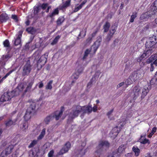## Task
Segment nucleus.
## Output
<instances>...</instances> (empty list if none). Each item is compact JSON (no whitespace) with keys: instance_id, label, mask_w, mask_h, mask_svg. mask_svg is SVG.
Segmentation results:
<instances>
[{"instance_id":"f257e3e1","label":"nucleus","mask_w":157,"mask_h":157,"mask_svg":"<svg viewBox=\"0 0 157 157\" xmlns=\"http://www.w3.org/2000/svg\"><path fill=\"white\" fill-rule=\"evenodd\" d=\"M92 108L89 105L81 106L79 105L73 106L69 114L68 122L71 121L73 119L77 117L79 114L82 113L83 114L85 113H89L91 112Z\"/></svg>"},{"instance_id":"f03ea898","label":"nucleus","mask_w":157,"mask_h":157,"mask_svg":"<svg viewBox=\"0 0 157 157\" xmlns=\"http://www.w3.org/2000/svg\"><path fill=\"white\" fill-rule=\"evenodd\" d=\"M33 83V81L32 80L29 82L27 85L26 82H23L19 84L16 90L20 92H22L24 90V93H25L27 91L30 90Z\"/></svg>"},{"instance_id":"7ed1b4c3","label":"nucleus","mask_w":157,"mask_h":157,"mask_svg":"<svg viewBox=\"0 0 157 157\" xmlns=\"http://www.w3.org/2000/svg\"><path fill=\"white\" fill-rule=\"evenodd\" d=\"M109 146L110 144L108 141L101 140L99 142L98 145L97 147V150L96 152L99 153L105 151L109 148Z\"/></svg>"},{"instance_id":"20e7f679","label":"nucleus","mask_w":157,"mask_h":157,"mask_svg":"<svg viewBox=\"0 0 157 157\" xmlns=\"http://www.w3.org/2000/svg\"><path fill=\"white\" fill-rule=\"evenodd\" d=\"M157 43V40L155 39V36H153L150 37L146 42L145 46L147 48H150L152 47L156 43Z\"/></svg>"},{"instance_id":"39448f33","label":"nucleus","mask_w":157,"mask_h":157,"mask_svg":"<svg viewBox=\"0 0 157 157\" xmlns=\"http://www.w3.org/2000/svg\"><path fill=\"white\" fill-rule=\"evenodd\" d=\"M13 97L12 92H7L5 93L2 95L0 98V101L2 102H4L10 100L11 98Z\"/></svg>"},{"instance_id":"423d86ee","label":"nucleus","mask_w":157,"mask_h":157,"mask_svg":"<svg viewBox=\"0 0 157 157\" xmlns=\"http://www.w3.org/2000/svg\"><path fill=\"white\" fill-rule=\"evenodd\" d=\"M64 110V109L63 107H61L60 111H56L52 114V117L55 118L56 120H58L62 115L63 112Z\"/></svg>"},{"instance_id":"0eeeda50","label":"nucleus","mask_w":157,"mask_h":157,"mask_svg":"<svg viewBox=\"0 0 157 157\" xmlns=\"http://www.w3.org/2000/svg\"><path fill=\"white\" fill-rule=\"evenodd\" d=\"M47 56L44 55L42 56L40 59L38 60L37 63V66L39 67L40 64L41 63L40 65V67H42V66L44 65L47 62Z\"/></svg>"},{"instance_id":"6e6552de","label":"nucleus","mask_w":157,"mask_h":157,"mask_svg":"<svg viewBox=\"0 0 157 157\" xmlns=\"http://www.w3.org/2000/svg\"><path fill=\"white\" fill-rule=\"evenodd\" d=\"M31 65L28 63H27L25 65L23 69L22 72L23 75H27L30 73L31 70Z\"/></svg>"},{"instance_id":"1a4fd4ad","label":"nucleus","mask_w":157,"mask_h":157,"mask_svg":"<svg viewBox=\"0 0 157 157\" xmlns=\"http://www.w3.org/2000/svg\"><path fill=\"white\" fill-rule=\"evenodd\" d=\"M71 147V144L69 142L67 143L63 147L59 153V155H62L67 152Z\"/></svg>"},{"instance_id":"9d476101","label":"nucleus","mask_w":157,"mask_h":157,"mask_svg":"<svg viewBox=\"0 0 157 157\" xmlns=\"http://www.w3.org/2000/svg\"><path fill=\"white\" fill-rule=\"evenodd\" d=\"M155 15V12L151 11V12H147L141 15L140 19L141 20H144L148 18L149 17H152V15Z\"/></svg>"},{"instance_id":"9b49d317","label":"nucleus","mask_w":157,"mask_h":157,"mask_svg":"<svg viewBox=\"0 0 157 157\" xmlns=\"http://www.w3.org/2000/svg\"><path fill=\"white\" fill-rule=\"evenodd\" d=\"M140 88L138 86H135L133 88V93L134 94L133 98L136 99L139 96L140 93Z\"/></svg>"},{"instance_id":"f8f14e48","label":"nucleus","mask_w":157,"mask_h":157,"mask_svg":"<svg viewBox=\"0 0 157 157\" xmlns=\"http://www.w3.org/2000/svg\"><path fill=\"white\" fill-rule=\"evenodd\" d=\"M71 0H67L64 2H63L62 5L59 6V10H63L69 6L71 5Z\"/></svg>"},{"instance_id":"ddd939ff","label":"nucleus","mask_w":157,"mask_h":157,"mask_svg":"<svg viewBox=\"0 0 157 157\" xmlns=\"http://www.w3.org/2000/svg\"><path fill=\"white\" fill-rule=\"evenodd\" d=\"M115 32V29H112L109 31V33L107 35L105 39V40L106 41L109 42L111 40Z\"/></svg>"},{"instance_id":"4468645a","label":"nucleus","mask_w":157,"mask_h":157,"mask_svg":"<svg viewBox=\"0 0 157 157\" xmlns=\"http://www.w3.org/2000/svg\"><path fill=\"white\" fill-rule=\"evenodd\" d=\"M59 10V7L58 6V7L54 9L51 13H50L48 15V16L51 18H52L55 16L58 15Z\"/></svg>"},{"instance_id":"2eb2a0df","label":"nucleus","mask_w":157,"mask_h":157,"mask_svg":"<svg viewBox=\"0 0 157 157\" xmlns=\"http://www.w3.org/2000/svg\"><path fill=\"white\" fill-rule=\"evenodd\" d=\"M135 76H136V79H140L142 78L144 76V72L143 71L141 70L138 71L136 73H134Z\"/></svg>"},{"instance_id":"dca6fc26","label":"nucleus","mask_w":157,"mask_h":157,"mask_svg":"<svg viewBox=\"0 0 157 157\" xmlns=\"http://www.w3.org/2000/svg\"><path fill=\"white\" fill-rule=\"evenodd\" d=\"M19 34L17 38L15 40L14 42V44L15 45H17L19 44L21 42V38L22 36V32L21 31H19Z\"/></svg>"},{"instance_id":"f3484780","label":"nucleus","mask_w":157,"mask_h":157,"mask_svg":"<svg viewBox=\"0 0 157 157\" xmlns=\"http://www.w3.org/2000/svg\"><path fill=\"white\" fill-rule=\"evenodd\" d=\"M65 20L64 17L63 16L59 17L56 21V23L57 26L61 25Z\"/></svg>"},{"instance_id":"a211bd4d","label":"nucleus","mask_w":157,"mask_h":157,"mask_svg":"<svg viewBox=\"0 0 157 157\" xmlns=\"http://www.w3.org/2000/svg\"><path fill=\"white\" fill-rule=\"evenodd\" d=\"M148 85L145 86H144L142 90V97H144V96H146L147 93L149 91V89L148 88Z\"/></svg>"},{"instance_id":"6ab92c4d","label":"nucleus","mask_w":157,"mask_h":157,"mask_svg":"<svg viewBox=\"0 0 157 157\" xmlns=\"http://www.w3.org/2000/svg\"><path fill=\"white\" fill-rule=\"evenodd\" d=\"M29 109H27L25 114L24 116L25 119L26 121H27L30 118L31 116V114L33 113L32 112L29 111Z\"/></svg>"},{"instance_id":"aec40b11","label":"nucleus","mask_w":157,"mask_h":157,"mask_svg":"<svg viewBox=\"0 0 157 157\" xmlns=\"http://www.w3.org/2000/svg\"><path fill=\"white\" fill-rule=\"evenodd\" d=\"M8 18L7 14L5 13H3L0 15V21L1 22L6 21Z\"/></svg>"},{"instance_id":"412c9836","label":"nucleus","mask_w":157,"mask_h":157,"mask_svg":"<svg viewBox=\"0 0 157 157\" xmlns=\"http://www.w3.org/2000/svg\"><path fill=\"white\" fill-rule=\"evenodd\" d=\"M36 107V103L34 102H32L31 103L29 107L27 109H29V111L33 113L34 112Z\"/></svg>"},{"instance_id":"4be33fe9","label":"nucleus","mask_w":157,"mask_h":157,"mask_svg":"<svg viewBox=\"0 0 157 157\" xmlns=\"http://www.w3.org/2000/svg\"><path fill=\"white\" fill-rule=\"evenodd\" d=\"M11 57V55L9 53H7L6 55H4L2 56L1 60L3 62L6 61L9 58Z\"/></svg>"},{"instance_id":"5701e85b","label":"nucleus","mask_w":157,"mask_h":157,"mask_svg":"<svg viewBox=\"0 0 157 157\" xmlns=\"http://www.w3.org/2000/svg\"><path fill=\"white\" fill-rule=\"evenodd\" d=\"M13 149V147L12 146H9L3 151H4L6 155H8L11 153Z\"/></svg>"},{"instance_id":"b1692460","label":"nucleus","mask_w":157,"mask_h":157,"mask_svg":"<svg viewBox=\"0 0 157 157\" xmlns=\"http://www.w3.org/2000/svg\"><path fill=\"white\" fill-rule=\"evenodd\" d=\"M16 121H12L11 120H9L8 121H6L5 124L6 127H9L12 125H14L15 124Z\"/></svg>"},{"instance_id":"393cba45","label":"nucleus","mask_w":157,"mask_h":157,"mask_svg":"<svg viewBox=\"0 0 157 157\" xmlns=\"http://www.w3.org/2000/svg\"><path fill=\"white\" fill-rule=\"evenodd\" d=\"M110 25V24L109 22H106L105 23V24L103 26L104 32H107L108 31Z\"/></svg>"},{"instance_id":"a878e982","label":"nucleus","mask_w":157,"mask_h":157,"mask_svg":"<svg viewBox=\"0 0 157 157\" xmlns=\"http://www.w3.org/2000/svg\"><path fill=\"white\" fill-rule=\"evenodd\" d=\"M52 115L51 114L50 115L47 116L44 119V122L46 124H48L50 121L52 120Z\"/></svg>"},{"instance_id":"bb28decb","label":"nucleus","mask_w":157,"mask_h":157,"mask_svg":"<svg viewBox=\"0 0 157 157\" xmlns=\"http://www.w3.org/2000/svg\"><path fill=\"white\" fill-rule=\"evenodd\" d=\"M26 31L29 33L34 34L36 32V30L33 27H30L26 29Z\"/></svg>"},{"instance_id":"cd10ccee","label":"nucleus","mask_w":157,"mask_h":157,"mask_svg":"<svg viewBox=\"0 0 157 157\" xmlns=\"http://www.w3.org/2000/svg\"><path fill=\"white\" fill-rule=\"evenodd\" d=\"M45 131L46 129L45 128H44L42 130V131L40 134L38 136L37 138V139L38 140H40L42 139L43 137H44V136L45 134Z\"/></svg>"},{"instance_id":"c85d7f7f","label":"nucleus","mask_w":157,"mask_h":157,"mask_svg":"<svg viewBox=\"0 0 157 157\" xmlns=\"http://www.w3.org/2000/svg\"><path fill=\"white\" fill-rule=\"evenodd\" d=\"M53 82V80H50L47 83L45 86L46 89L51 90L52 89V84Z\"/></svg>"},{"instance_id":"c756f323","label":"nucleus","mask_w":157,"mask_h":157,"mask_svg":"<svg viewBox=\"0 0 157 157\" xmlns=\"http://www.w3.org/2000/svg\"><path fill=\"white\" fill-rule=\"evenodd\" d=\"M100 73L99 71H97L95 74L94 76L92 77V80L93 81H96L100 75Z\"/></svg>"},{"instance_id":"7c9ffc66","label":"nucleus","mask_w":157,"mask_h":157,"mask_svg":"<svg viewBox=\"0 0 157 157\" xmlns=\"http://www.w3.org/2000/svg\"><path fill=\"white\" fill-rule=\"evenodd\" d=\"M132 150L134 152L136 156H138L139 155L140 150L138 148L134 147L132 148Z\"/></svg>"},{"instance_id":"2f4dec72","label":"nucleus","mask_w":157,"mask_h":157,"mask_svg":"<svg viewBox=\"0 0 157 157\" xmlns=\"http://www.w3.org/2000/svg\"><path fill=\"white\" fill-rule=\"evenodd\" d=\"M152 11L155 12V14L157 12V0H155L154 2V5L151 8Z\"/></svg>"},{"instance_id":"473e14b6","label":"nucleus","mask_w":157,"mask_h":157,"mask_svg":"<svg viewBox=\"0 0 157 157\" xmlns=\"http://www.w3.org/2000/svg\"><path fill=\"white\" fill-rule=\"evenodd\" d=\"M86 29H84V30H82L81 31L79 34L78 37V40L80 38H79V37H81L82 38L84 37L86 35Z\"/></svg>"},{"instance_id":"72a5a7b5","label":"nucleus","mask_w":157,"mask_h":157,"mask_svg":"<svg viewBox=\"0 0 157 157\" xmlns=\"http://www.w3.org/2000/svg\"><path fill=\"white\" fill-rule=\"evenodd\" d=\"M151 54V51L150 50H148L146 51H145L144 53L142 54L143 55H144V57H148Z\"/></svg>"},{"instance_id":"f704fd0d","label":"nucleus","mask_w":157,"mask_h":157,"mask_svg":"<svg viewBox=\"0 0 157 157\" xmlns=\"http://www.w3.org/2000/svg\"><path fill=\"white\" fill-rule=\"evenodd\" d=\"M90 52L91 50L90 49H87L85 51L84 56L83 57V59H85L86 58L88 54L90 53Z\"/></svg>"},{"instance_id":"c9c22d12","label":"nucleus","mask_w":157,"mask_h":157,"mask_svg":"<svg viewBox=\"0 0 157 157\" xmlns=\"http://www.w3.org/2000/svg\"><path fill=\"white\" fill-rule=\"evenodd\" d=\"M133 82L132 79H130V78L129 77V78L126 80L125 83L127 86H128V85L131 84Z\"/></svg>"},{"instance_id":"e433bc0d","label":"nucleus","mask_w":157,"mask_h":157,"mask_svg":"<svg viewBox=\"0 0 157 157\" xmlns=\"http://www.w3.org/2000/svg\"><path fill=\"white\" fill-rule=\"evenodd\" d=\"M137 14L136 13H133L131 15L130 19V21L131 22H133L134 21V19L136 17Z\"/></svg>"},{"instance_id":"4c0bfd02","label":"nucleus","mask_w":157,"mask_h":157,"mask_svg":"<svg viewBox=\"0 0 157 157\" xmlns=\"http://www.w3.org/2000/svg\"><path fill=\"white\" fill-rule=\"evenodd\" d=\"M60 38V36H56L55 37V38L54 39L53 41L51 43V45H54L55 44L58 42Z\"/></svg>"},{"instance_id":"58836bf2","label":"nucleus","mask_w":157,"mask_h":157,"mask_svg":"<svg viewBox=\"0 0 157 157\" xmlns=\"http://www.w3.org/2000/svg\"><path fill=\"white\" fill-rule=\"evenodd\" d=\"M156 127H153L152 129L151 132L148 135V137L149 138H151L153 134L156 132Z\"/></svg>"},{"instance_id":"ea45409f","label":"nucleus","mask_w":157,"mask_h":157,"mask_svg":"<svg viewBox=\"0 0 157 157\" xmlns=\"http://www.w3.org/2000/svg\"><path fill=\"white\" fill-rule=\"evenodd\" d=\"M13 71V70H11L8 73H7L6 75L4 77H3L1 80L0 81V83L2 82L3 80L5 79H6L8 76L10 74H11L12 72Z\"/></svg>"},{"instance_id":"a19ab883","label":"nucleus","mask_w":157,"mask_h":157,"mask_svg":"<svg viewBox=\"0 0 157 157\" xmlns=\"http://www.w3.org/2000/svg\"><path fill=\"white\" fill-rule=\"evenodd\" d=\"M155 55H152L149 59H147V62L148 63H151L153 60L155 59Z\"/></svg>"},{"instance_id":"79ce46f5","label":"nucleus","mask_w":157,"mask_h":157,"mask_svg":"<svg viewBox=\"0 0 157 157\" xmlns=\"http://www.w3.org/2000/svg\"><path fill=\"white\" fill-rule=\"evenodd\" d=\"M4 46L5 47L9 48L10 47V43L9 40H6L3 43Z\"/></svg>"},{"instance_id":"37998d69","label":"nucleus","mask_w":157,"mask_h":157,"mask_svg":"<svg viewBox=\"0 0 157 157\" xmlns=\"http://www.w3.org/2000/svg\"><path fill=\"white\" fill-rule=\"evenodd\" d=\"M37 141L35 140H33L29 146V148H31L35 146L37 143Z\"/></svg>"},{"instance_id":"c03bdc74","label":"nucleus","mask_w":157,"mask_h":157,"mask_svg":"<svg viewBox=\"0 0 157 157\" xmlns=\"http://www.w3.org/2000/svg\"><path fill=\"white\" fill-rule=\"evenodd\" d=\"M140 143L142 144H146L147 143H148V144H150V141L149 140L146 139H141L140 140Z\"/></svg>"},{"instance_id":"a18cd8bd","label":"nucleus","mask_w":157,"mask_h":157,"mask_svg":"<svg viewBox=\"0 0 157 157\" xmlns=\"http://www.w3.org/2000/svg\"><path fill=\"white\" fill-rule=\"evenodd\" d=\"M135 76V74L134 73L132 75H130L129 76L130 79H132V81H133V82H135L136 81L138 80L137 79H136V76Z\"/></svg>"},{"instance_id":"49530a36","label":"nucleus","mask_w":157,"mask_h":157,"mask_svg":"<svg viewBox=\"0 0 157 157\" xmlns=\"http://www.w3.org/2000/svg\"><path fill=\"white\" fill-rule=\"evenodd\" d=\"M34 13L35 15H37V13L39 12V8L38 6L35 7L34 8Z\"/></svg>"},{"instance_id":"de8ad7c7","label":"nucleus","mask_w":157,"mask_h":157,"mask_svg":"<svg viewBox=\"0 0 157 157\" xmlns=\"http://www.w3.org/2000/svg\"><path fill=\"white\" fill-rule=\"evenodd\" d=\"M144 55L142 54L141 56L138 57L137 59V61L138 62H141L143 59L145 58L144 56Z\"/></svg>"},{"instance_id":"09e8293b","label":"nucleus","mask_w":157,"mask_h":157,"mask_svg":"<svg viewBox=\"0 0 157 157\" xmlns=\"http://www.w3.org/2000/svg\"><path fill=\"white\" fill-rule=\"evenodd\" d=\"M98 31V29L97 28L92 33L91 35V36L92 38H93L96 36L97 33Z\"/></svg>"},{"instance_id":"8fccbe9b","label":"nucleus","mask_w":157,"mask_h":157,"mask_svg":"<svg viewBox=\"0 0 157 157\" xmlns=\"http://www.w3.org/2000/svg\"><path fill=\"white\" fill-rule=\"evenodd\" d=\"M79 75L78 73H75L73 74L72 78L73 79H76L78 78Z\"/></svg>"},{"instance_id":"3c124183","label":"nucleus","mask_w":157,"mask_h":157,"mask_svg":"<svg viewBox=\"0 0 157 157\" xmlns=\"http://www.w3.org/2000/svg\"><path fill=\"white\" fill-rule=\"evenodd\" d=\"M82 8V7H81V6L80 5L78 6L75 7L74 10L73 12H76L78 11L79 10L81 9Z\"/></svg>"},{"instance_id":"603ef678","label":"nucleus","mask_w":157,"mask_h":157,"mask_svg":"<svg viewBox=\"0 0 157 157\" xmlns=\"http://www.w3.org/2000/svg\"><path fill=\"white\" fill-rule=\"evenodd\" d=\"M54 153V151L53 150L51 151L48 154V157H52Z\"/></svg>"},{"instance_id":"864d4df0","label":"nucleus","mask_w":157,"mask_h":157,"mask_svg":"<svg viewBox=\"0 0 157 157\" xmlns=\"http://www.w3.org/2000/svg\"><path fill=\"white\" fill-rule=\"evenodd\" d=\"M77 70V73L79 74L82 71L83 68L81 66H79Z\"/></svg>"},{"instance_id":"5fc2aeb1","label":"nucleus","mask_w":157,"mask_h":157,"mask_svg":"<svg viewBox=\"0 0 157 157\" xmlns=\"http://www.w3.org/2000/svg\"><path fill=\"white\" fill-rule=\"evenodd\" d=\"M7 155H6L4 151H3L0 155V157H6Z\"/></svg>"},{"instance_id":"6e6d98bb","label":"nucleus","mask_w":157,"mask_h":157,"mask_svg":"<svg viewBox=\"0 0 157 157\" xmlns=\"http://www.w3.org/2000/svg\"><path fill=\"white\" fill-rule=\"evenodd\" d=\"M155 66L154 64H152L151 63V68L150 69V70L151 71H153L154 69V68L155 67Z\"/></svg>"},{"instance_id":"4d7b16f0","label":"nucleus","mask_w":157,"mask_h":157,"mask_svg":"<svg viewBox=\"0 0 157 157\" xmlns=\"http://www.w3.org/2000/svg\"><path fill=\"white\" fill-rule=\"evenodd\" d=\"M124 84V82H122L119 84L117 86V88H119L122 86H123Z\"/></svg>"},{"instance_id":"13d9d810","label":"nucleus","mask_w":157,"mask_h":157,"mask_svg":"<svg viewBox=\"0 0 157 157\" xmlns=\"http://www.w3.org/2000/svg\"><path fill=\"white\" fill-rule=\"evenodd\" d=\"M92 38L91 36L89 37L86 40L87 43H90L92 40Z\"/></svg>"},{"instance_id":"bf43d9fd","label":"nucleus","mask_w":157,"mask_h":157,"mask_svg":"<svg viewBox=\"0 0 157 157\" xmlns=\"http://www.w3.org/2000/svg\"><path fill=\"white\" fill-rule=\"evenodd\" d=\"M12 18L14 20L16 21H17V17L16 15H12Z\"/></svg>"},{"instance_id":"052dcab7","label":"nucleus","mask_w":157,"mask_h":157,"mask_svg":"<svg viewBox=\"0 0 157 157\" xmlns=\"http://www.w3.org/2000/svg\"><path fill=\"white\" fill-rule=\"evenodd\" d=\"M113 109H112L110 110V111L108 112L107 113V115L108 116V117L109 118L110 116V115L113 113Z\"/></svg>"},{"instance_id":"680f3d73","label":"nucleus","mask_w":157,"mask_h":157,"mask_svg":"<svg viewBox=\"0 0 157 157\" xmlns=\"http://www.w3.org/2000/svg\"><path fill=\"white\" fill-rule=\"evenodd\" d=\"M47 6V4H43L41 5V7L44 10L46 8Z\"/></svg>"},{"instance_id":"e2e57ef3","label":"nucleus","mask_w":157,"mask_h":157,"mask_svg":"<svg viewBox=\"0 0 157 157\" xmlns=\"http://www.w3.org/2000/svg\"><path fill=\"white\" fill-rule=\"evenodd\" d=\"M44 86V84L42 81L39 82V88H41Z\"/></svg>"},{"instance_id":"0e129e2a","label":"nucleus","mask_w":157,"mask_h":157,"mask_svg":"<svg viewBox=\"0 0 157 157\" xmlns=\"http://www.w3.org/2000/svg\"><path fill=\"white\" fill-rule=\"evenodd\" d=\"M86 151L85 150L82 149L80 151L79 153L82 155H83L85 154Z\"/></svg>"},{"instance_id":"69168bd1","label":"nucleus","mask_w":157,"mask_h":157,"mask_svg":"<svg viewBox=\"0 0 157 157\" xmlns=\"http://www.w3.org/2000/svg\"><path fill=\"white\" fill-rule=\"evenodd\" d=\"M93 111L94 112H96L97 109V107L96 106H94L93 108Z\"/></svg>"},{"instance_id":"338daca9","label":"nucleus","mask_w":157,"mask_h":157,"mask_svg":"<svg viewBox=\"0 0 157 157\" xmlns=\"http://www.w3.org/2000/svg\"><path fill=\"white\" fill-rule=\"evenodd\" d=\"M152 64H154L155 67H156L157 64V59H155V61L153 62Z\"/></svg>"},{"instance_id":"774afa93","label":"nucleus","mask_w":157,"mask_h":157,"mask_svg":"<svg viewBox=\"0 0 157 157\" xmlns=\"http://www.w3.org/2000/svg\"><path fill=\"white\" fill-rule=\"evenodd\" d=\"M116 154H117L116 152H113V155H112L111 156L109 155V156L108 157H115V156Z\"/></svg>"}]
</instances>
